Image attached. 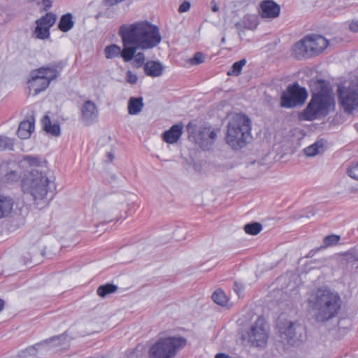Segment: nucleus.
Instances as JSON below:
<instances>
[{
	"mask_svg": "<svg viewBox=\"0 0 358 358\" xmlns=\"http://www.w3.org/2000/svg\"><path fill=\"white\" fill-rule=\"evenodd\" d=\"M38 6H42L43 11H48L51 8L53 4V0H35Z\"/></svg>",
	"mask_w": 358,
	"mask_h": 358,
	"instance_id": "37",
	"label": "nucleus"
},
{
	"mask_svg": "<svg viewBox=\"0 0 358 358\" xmlns=\"http://www.w3.org/2000/svg\"><path fill=\"white\" fill-rule=\"evenodd\" d=\"M212 299L215 303L221 306H225L228 301L227 296L222 289L216 290L212 294Z\"/></svg>",
	"mask_w": 358,
	"mask_h": 358,
	"instance_id": "31",
	"label": "nucleus"
},
{
	"mask_svg": "<svg viewBox=\"0 0 358 358\" xmlns=\"http://www.w3.org/2000/svg\"><path fill=\"white\" fill-rule=\"evenodd\" d=\"M145 73L150 77H159L163 74L164 66L159 61H148L143 66Z\"/></svg>",
	"mask_w": 358,
	"mask_h": 358,
	"instance_id": "21",
	"label": "nucleus"
},
{
	"mask_svg": "<svg viewBox=\"0 0 358 358\" xmlns=\"http://www.w3.org/2000/svg\"><path fill=\"white\" fill-rule=\"evenodd\" d=\"M217 133L210 127L201 129L196 136V142L203 150H209L213 145Z\"/></svg>",
	"mask_w": 358,
	"mask_h": 358,
	"instance_id": "14",
	"label": "nucleus"
},
{
	"mask_svg": "<svg viewBox=\"0 0 358 358\" xmlns=\"http://www.w3.org/2000/svg\"><path fill=\"white\" fill-rule=\"evenodd\" d=\"M218 10H219V8L217 5H215L212 7V10L213 12H217V11H218Z\"/></svg>",
	"mask_w": 358,
	"mask_h": 358,
	"instance_id": "48",
	"label": "nucleus"
},
{
	"mask_svg": "<svg viewBox=\"0 0 358 358\" xmlns=\"http://www.w3.org/2000/svg\"><path fill=\"white\" fill-rule=\"evenodd\" d=\"M268 338V329L263 317H258L251 326L248 333V341L255 347H264Z\"/></svg>",
	"mask_w": 358,
	"mask_h": 358,
	"instance_id": "9",
	"label": "nucleus"
},
{
	"mask_svg": "<svg viewBox=\"0 0 358 358\" xmlns=\"http://www.w3.org/2000/svg\"><path fill=\"white\" fill-rule=\"evenodd\" d=\"M338 101L343 110L352 113L358 109V77L352 79L348 86L338 89Z\"/></svg>",
	"mask_w": 358,
	"mask_h": 358,
	"instance_id": "7",
	"label": "nucleus"
},
{
	"mask_svg": "<svg viewBox=\"0 0 358 358\" xmlns=\"http://www.w3.org/2000/svg\"><path fill=\"white\" fill-rule=\"evenodd\" d=\"M215 358H231V357L229 355H225L224 353H219L215 355Z\"/></svg>",
	"mask_w": 358,
	"mask_h": 358,
	"instance_id": "44",
	"label": "nucleus"
},
{
	"mask_svg": "<svg viewBox=\"0 0 358 358\" xmlns=\"http://www.w3.org/2000/svg\"><path fill=\"white\" fill-rule=\"evenodd\" d=\"M99 112L96 104L86 101L81 107V120L86 125H90L97 120Z\"/></svg>",
	"mask_w": 358,
	"mask_h": 358,
	"instance_id": "15",
	"label": "nucleus"
},
{
	"mask_svg": "<svg viewBox=\"0 0 358 358\" xmlns=\"http://www.w3.org/2000/svg\"><path fill=\"white\" fill-rule=\"evenodd\" d=\"M340 240H341V236H339V235L331 234V235L326 236L323 238V241H322L323 244L320 247L310 250L309 252L308 255H307V257H313L316 252H317L322 249H326L327 248L336 245L338 243V242L340 241Z\"/></svg>",
	"mask_w": 358,
	"mask_h": 358,
	"instance_id": "23",
	"label": "nucleus"
},
{
	"mask_svg": "<svg viewBox=\"0 0 358 358\" xmlns=\"http://www.w3.org/2000/svg\"><path fill=\"white\" fill-rule=\"evenodd\" d=\"M324 143L323 140L316 141L313 145L303 150L304 154L308 157H313L324 151Z\"/></svg>",
	"mask_w": 358,
	"mask_h": 358,
	"instance_id": "29",
	"label": "nucleus"
},
{
	"mask_svg": "<svg viewBox=\"0 0 358 358\" xmlns=\"http://www.w3.org/2000/svg\"><path fill=\"white\" fill-rule=\"evenodd\" d=\"M247 61L245 59H242L233 64L231 69L227 72L228 76H238L242 70V68L245 65Z\"/></svg>",
	"mask_w": 358,
	"mask_h": 358,
	"instance_id": "32",
	"label": "nucleus"
},
{
	"mask_svg": "<svg viewBox=\"0 0 358 358\" xmlns=\"http://www.w3.org/2000/svg\"><path fill=\"white\" fill-rule=\"evenodd\" d=\"M5 306L4 301L0 299V312L3 309Z\"/></svg>",
	"mask_w": 358,
	"mask_h": 358,
	"instance_id": "47",
	"label": "nucleus"
},
{
	"mask_svg": "<svg viewBox=\"0 0 358 358\" xmlns=\"http://www.w3.org/2000/svg\"><path fill=\"white\" fill-rule=\"evenodd\" d=\"M190 8V3L189 1H184L179 6L178 12L179 13H185L189 10Z\"/></svg>",
	"mask_w": 358,
	"mask_h": 358,
	"instance_id": "42",
	"label": "nucleus"
},
{
	"mask_svg": "<svg viewBox=\"0 0 358 358\" xmlns=\"http://www.w3.org/2000/svg\"><path fill=\"white\" fill-rule=\"evenodd\" d=\"M292 51L294 56L297 59L310 58L305 37L294 45Z\"/></svg>",
	"mask_w": 358,
	"mask_h": 358,
	"instance_id": "24",
	"label": "nucleus"
},
{
	"mask_svg": "<svg viewBox=\"0 0 358 358\" xmlns=\"http://www.w3.org/2000/svg\"><path fill=\"white\" fill-rule=\"evenodd\" d=\"M280 11V6L272 0H264L260 3L259 13L263 18H275Z\"/></svg>",
	"mask_w": 358,
	"mask_h": 358,
	"instance_id": "17",
	"label": "nucleus"
},
{
	"mask_svg": "<svg viewBox=\"0 0 358 358\" xmlns=\"http://www.w3.org/2000/svg\"><path fill=\"white\" fill-rule=\"evenodd\" d=\"M350 29L354 32H358V21H353L350 24Z\"/></svg>",
	"mask_w": 358,
	"mask_h": 358,
	"instance_id": "43",
	"label": "nucleus"
},
{
	"mask_svg": "<svg viewBox=\"0 0 358 358\" xmlns=\"http://www.w3.org/2000/svg\"><path fill=\"white\" fill-rule=\"evenodd\" d=\"M335 108V98L331 90L322 87L317 92H313L303 115L306 120H314L326 117Z\"/></svg>",
	"mask_w": 358,
	"mask_h": 358,
	"instance_id": "3",
	"label": "nucleus"
},
{
	"mask_svg": "<svg viewBox=\"0 0 358 358\" xmlns=\"http://www.w3.org/2000/svg\"><path fill=\"white\" fill-rule=\"evenodd\" d=\"M308 92L297 83L289 85L280 96V105L282 108H291L303 104L306 100Z\"/></svg>",
	"mask_w": 358,
	"mask_h": 358,
	"instance_id": "8",
	"label": "nucleus"
},
{
	"mask_svg": "<svg viewBox=\"0 0 358 358\" xmlns=\"http://www.w3.org/2000/svg\"><path fill=\"white\" fill-rule=\"evenodd\" d=\"M57 15L51 12L47 13L35 21L36 27L32 32L35 38L45 40L50 36V28L55 24Z\"/></svg>",
	"mask_w": 358,
	"mask_h": 358,
	"instance_id": "10",
	"label": "nucleus"
},
{
	"mask_svg": "<svg viewBox=\"0 0 358 358\" xmlns=\"http://www.w3.org/2000/svg\"><path fill=\"white\" fill-rule=\"evenodd\" d=\"M357 260H358V259H357Z\"/></svg>",
	"mask_w": 358,
	"mask_h": 358,
	"instance_id": "49",
	"label": "nucleus"
},
{
	"mask_svg": "<svg viewBox=\"0 0 358 358\" xmlns=\"http://www.w3.org/2000/svg\"><path fill=\"white\" fill-rule=\"evenodd\" d=\"M52 181L41 171L32 169L24 175L21 186L24 194L30 195L36 205L45 201Z\"/></svg>",
	"mask_w": 358,
	"mask_h": 358,
	"instance_id": "4",
	"label": "nucleus"
},
{
	"mask_svg": "<svg viewBox=\"0 0 358 358\" xmlns=\"http://www.w3.org/2000/svg\"><path fill=\"white\" fill-rule=\"evenodd\" d=\"M126 80H127V83L133 85V84H136L137 83L138 77L132 71H128L127 72Z\"/></svg>",
	"mask_w": 358,
	"mask_h": 358,
	"instance_id": "41",
	"label": "nucleus"
},
{
	"mask_svg": "<svg viewBox=\"0 0 358 358\" xmlns=\"http://www.w3.org/2000/svg\"><path fill=\"white\" fill-rule=\"evenodd\" d=\"M43 129L48 134L54 136H58L60 134V127L59 124H51V121L48 115H45L42 119Z\"/></svg>",
	"mask_w": 358,
	"mask_h": 358,
	"instance_id": "27",
	"label": "nucleus"
},
{
	"mask_svg": "<svg viewBox=\"0 0 358 358\" xmlns=\"http://www.w3.org/2000/svg\"><path fill=\"white\" fill-rule=\"evenodd\" d=\"M308 303L315 320L325 322L338 315L342 299L338 292L320 288L311 294Z\"/></svg>",
	"mask_w": 358,
	"mask_h": 358,
	"instance_id": "2",
	"label": "nucleus"
},
{
	"mask_svg": "<svg viewBox=\"0 0 358 358\" xmlns=\"http://www.w3.org/2000/svg\"><path fill=\"white\" fill-rule=\"evenodd\" d=\"M301 328L298 322L287 320L280 321L278 324L280 337L292 344L296 341L297 333Z\"/></svg>",
	"mask_w": 358,
	"mask_h": 358,
	"instance_id": "11",
	"label": "nucleus"
},
{
	"mask_svg": "<svg viewBox=\"0 0 358 358\" xmlns=\"http://www.w3.org/2000/svg\"><path fill=\"white\" fill-rule=\"evenodd\" d=\"M34 129V117L31 116L28 120L20 123L17 131V136L22 139L29 138Z\"/></svg>",
	"mask_w": 358,
	"mask_h": 358,
	"instance_id": "22",
	"label": "nucleus"
},
{
	"mask_svg": "<svg viewBox=\"0 0 358 358\" xmlns=\"http://www.w3.org/2000/svg\"><path fill=\"white\" fill-rule=\"evenodd\" d=\"M13 140L6 136H0V150L9 149L13 150Z\"/></svg>",
	"mask_w": 358,
	"mask_h": 358,
	"instance_id": "35",
	"label": "nucleus"
},
{
	"mask_svg": "<svg viewBox=\"0 0 358 358\" xmlns=\"http://www.w3.org/2000/svg\"><path fill=\"white\" fill-rule=\"evenodd\" d=\"M203 62H204V55L200 52L195 53L194 57L189 59V62L194 65H197V64H201Z\"/></svg>",
	"mask_w": 358,
	"mask_h": 358,
	"instance_id": "38",
	"label": "nucleus"
},
{
	"mask_svg": "<svg viewBox=\"0 0 358 358\" xmlns=\"http://www.w3.org/2000/svg\"><path fill=\"white\" fill-rule=\"evenodd\" d=\"M13 205L14 201L12 198L0 194V219L11 214Z\"/></svg>",
	"mask_w": 358,
	"mask_h": 358,
	"instance_id": "25",
	"label": "nucleus"
},
{
	"mask_svg": "<svg viewBox=\"0 0 358 358\" xmlns=\"http://www.w3.org/2000/svg\"><path fill=\"white\" fill-rule=\"evenodd\" d=\"M310 57L321 53L329 45L328 41L322 36L310 34L305 36Z\"/></svg>",
	"mask_w": 358,
	"mask_h": 358,
	"instance_id": "12",
	"label": "nucleus"
},
{
	"mask_svg": "<svg viewBox=\"0 0 358 358\" xmlns=\"http://www.w3.org/2000/svg\"><path fill=\"white\" fill-rule=\"evenodd\" d=\"M64 67L62 62H52L48 64L44 65L38 69V73L41 74L46 81H48L49 85L52 80L57 79Z\"/></svg>",
	"mask_w": 358,
	"mask_h": 358,
	"instance_id": "13",
	"label": "nucleus"
},
{
	"mask_svg": "<svg viewBox=\"0 0 358 358\" xmlns=\"http://www.w3.org/2000/svg\"><path fill=\"white\" fill-rule=\"evenodd\" d=\"M143 108L142 97H131L128 102V113L130 115L139 113Z\"/></svg>",
	"mask_w": 358,
	"mask_h": 358,
	"instance_id": "26",
	"label": "nucleus"
},
{
	"mask_svg": "<svg viewBox=\"0 0 358 358\" xmlns=\"http://www.w3.org/2000/svg\"><path fill=\"white\" fill-rule=\"evenodd\" d=\"M262 229V225L259 222L248 223L244 227L245 233L253 236L258 234Z\"/></svg>",
	"mask_w": 358,
	"mask_h": 358,
	"instance_id": "33",
	"label": "nucleus"
},
{
	"mask_svg": "<svg viewBox=\"0 0 358 358\" xmlns=\"http://www.w3.org/2000/svg\"><path fill=\"white\" fill-rule=\"evenodd\" d=\"M234 290L238 293V291L241 289V285L238 282H235L234 285Z\"/></svg>",
	"mask_w": 358,
	"mask_h": 358,
	"instance_id": "45",
	"label": "nucleus"
},
{
	"mask_svg": "<svg viewBox=\"0 0 358 358\" xmlns=\"http://www.w3.org/2000/svg\"><path fill=\"white\" fill-rule=\"evenodd\" d=\"M29 87L34 91L35 94H38L44 91L50 85L48 81L41 76L37 69L32 70L30 72L29 78L28 79Z\"/></svg>",
	"mask_w": 358,
	"mask_h": 358,
	"instance_id": "16",
	"label": "nucleus"
},
{
	"mask_svg": "<svg viewBox=\"0 0 358 358\" xmlns=\"http://www.w3.org/2000/svg\"><path fill=\"white\" fill-rule=\"evenodd\" d=\"M23 160L29 164L30 166H38L40 164V160L38 157L34 156L27 155L23 157Z\"/></svg>",
	"mask_w": 358,
	"mask_h": 358,
	"instance_id": "39",
	"label": "nucleus"
},
{
	"mask_svg": "<svg viewBox=\"0 0 358 358\" xmlns=\"http://www.w3.org/2000/svg\"><path fill=\"white\" fill-rule=\"evenodd\" d=\"M259 24L258 17L255 15H245L239 22L235 24V27L238 32L245 29L254 30Z\"/></svg>",
	"mask_w": 358,
	"mask_h": 358,
	"instance_id": "19",
	"label": "nucleus"
},
{
	"mask_svg": "<svg viewBox=\"0 0 358 358\" xmlns=\"http://www.w3.org/2000/svg\"><path fill=\"white\" fill-rule=\"evenodd\" d=\"M186 344L182 337L160 338L150 349V358H173Z\"/></svg>",
	"mask_w": 358,
	"mask_h": 358,
	"instance_id": "6",
	"label": "nucleus"
},
{
	"mask_svg": "<svg viewBox=\"0 0 358 358\" xmlns=\"http://www.w3.org/2000/svg\"><path fill=\"white\" fill-rule=\"evenodd\" d=\"M348 175L354 180H358V162L352 164L347 170Z\"/></svg>",
	"mask_w": 358,
	"mask_h": 358,
	"instance_id": "36",
	"label": "nucleus"
},
{
	"mask_svg": "<svg viewBox=\"0 0 358 358\" xmlns=\"http://www.w3.org/2000/svg\"><path fill=\"white\" fill-rule=\"evenodd\" d=\"M118 34L122 39V50L116 44L107 45L103 52L108 59L120 56L124 62H130L136 51L152 50L162 39L159 27L148 21L122 24Z\"/></svg>",
	"mask_w": 358,
	"mask_h": 358,
	"instance_id": "1",
	"label": "nucleus"
},
{
	"mask_svg": "<svg viewBox=\"0 0 358 358\" xmlns=\"http://www.w3.org/2000/svg\"><path fill=\"white\" fill-rule=\"evenodd\" d=\"M133 65L134 66L136 67V68H139L141 66H142L143 65L144 66V64H145V55L143 52H138L137 51L136 52V53H134V57H133Z\"/></svg>",
	"mask_w": 358,
	"mask_h": 358,
	"instance_id": "34",
	"label": "nucleus"
},
{
	"mask_svg": "<svg viewBox=\"0 0 358 358\" xmlns=\"http://www.w3.org/2000/svg\"><path fill=\"white\" fill-rule=\"evenodd\" d=\"M227 143L235 150L245 145L250 138L251 120L245 115L236 114L228 123Z\"/></svg>",
	"mask_w": 358,
	"mask_h": 358,
	"instance_id": "5",
	"label": "nucleus"
},
{
	"mask_svg": "<svg viewBox=\"0 0 358 358\" xmlns=\"http://www.w3.org/2000/svg\"><path fill=\"white\" fill-rule=\"evenodd\" d=\"M182 124H176L173 125L169 130L162 134V139L164 142L173 144L176 143L182 134Z\"/></svg>",
	"mask_w": 358,
	"mask_h": 358,
	"instance_id": "20",
	"label": "nucleus"
},
{
	"mask_svg": "<svg viewBox=\"0 0 358 358\" xmlns=\"http://www.w3.org/2000/svg\"><path fill=\"white\" fill-rule=\"evenodd\" d=\"M63 336H55L50 339L45 340L41 343H36L34 345L28 347L24 350L21 351L18 354V357L20 358H27L29 357H35L37 354V351L43 346L48 345L52 342L59 341Z\"/></svg>",
	"mask_w": 358,
	"mask_h": 358,
	"instance_id": "18",
	"label": "nucleus"
},
{
	"mask_svg": "<svg viewBox=\"0 0 358 358\" xmlns=\"http://www.w3.org/2000/svg\"><path fill=\"white\" fill-rule=\"evenodd\" d=\"M117 290V287L113 284L107 283L101 285L97 289V294L101 297H105L109 294L115 292Z\"/></svg>",
	"mask_w": 358,
	"mask_h": 358,
	"instance_id": "30",
	"label": "nucleus"
},
{
	"mask_svg": "<svg viewBox=\"0 0 358 358\" xmlns=\"http://www.w3.org/2000/svg\"><path fill=\"white\" fill-rule=\"evenodd\" d=\"M74 22L73 20V16L71 13H66L62 15L58 28L63 32H67L71 29L73 27Z\"/></svg>",
	"mask_w": 358,
	"mask_h": 358,
	"instance_id": "28",
	"label": "nucleus"
},
{
	"mask_svg": "<svg viewBox=\"0 0 358 358\" xmlns=\"http://www.w3.org/2000/svg\"><path fill=\"white\" fill-rule=\"evenodd\" d=\"M107 157L109 159V161L111 162H113V159H114V156L111 153V152H108L107 153Z\"/></svg>",
	"mask_w": 358,
	"mask_h": 358,
	"instance_id": "46",
	"label": "nucleus"
},
{
	"mask_svg": "<svg viewBox=\"0 0 358 358\" xmlns=\"http://www.w3.org/2000/svg\"><path fill=\"white\" fill-rule=\"evenodd\" d=\"M18 178H19V175L15 171H12L10 172L6 173L4 176V180L6 182L16 181Z\"/></svg>",
	"mask_w": 358,
	"mask_h": 358,
	"instance_id": "40",
	"label": "nucleus"
}]
</instances>
